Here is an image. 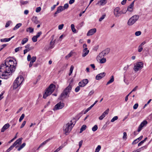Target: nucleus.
Segmentation results:
<instances>
[{"label": "nucleus", "instance_id": "2eb2a0df", "mask_svg": "<svg viewBox=\"0 0 152 152\" xmlns=\"http://www.w3.org/2000/svg\"><path fill=\"white\" fill-rule=\"evenodd\" d=\"M10 125L9 124L7 123L6 124H5V125H4V126L2 128L1 130V132H4L5 130L7 129L8 128L10 127Z\"/></svg>", "mask_w": 152, "mask_h": 152}, {"label": "nucleus", "instance_id": "39448f33", "mask_svg": "<svg viewBox=\"0 0 152 152\" xmlns=\"http://www.w3.org/2000/svg\"><path fill=\"white\" fill-rule=\"evenodd\" d=\"M72 89V86L69 84V86L66 88L61 94L60 97L61 98H66V96L69 97V93L70 92Z\"/></svg>", "mask_w": 152, "mask_h": 152}, {"label": "nucleus", "instance_id": "f3484780", "mask_svg": "<svg viewBox=\"0 0 152 152\" xmlns=\"http://www.w3.org/2000/svg\"><path fill=\"white\" fill-rule=\"evenodd\" d=\"M22 137H20L18 139H17L14 143V144L16 146V145L17 144H20L21 143L22 140Z\"/></svg>", "mask_w": 152, "mask_h": 152}, {"label": "nucleus", "instance_id": "2f4dec72", "mask_svg": "<svg viewBox=\"0 0 152 152\" xmlns=\"http://www.w3.org/2000/svg\"><path fill=\"white\" fill-rule=\"evenodd\" d=\"M72 54L73 52H72V51H71L66 56H65V58L67 59L69 58H70L72 56Z\"/></svg>", "mask_w": 152, "mask_h": 152}, {"label": "nucleus", "instance_id": "4c0bfd02", "mask_svg": "<svg viewBox=\"0 0 152 152\" xmlns=\"http://www.w3.org/2000/svg\"><path fill=\"white\" fill-rule=\"evenodd\" d=\"M118 119V117L117 116H115L111 119V121L112 122H114L115 120H116Z\"/></svg>", "mask_w": 152, "mask_h": 152}, {"label": "nucleus", "instance_id": "bf43d9fd", "mask_svg": "<svg viewBox=\"0 0 152 152\" xmlns=\"http://www.w3.org/2000/svg\"><path fill=\"white\" fill-rule=\"evenodd\" d=\"M31 56L30 54L28 55L27 57V61H30L31 60Z\"/></svg>", "mask_w": 152, "mask_h": 152}, {"label": "nucleus", "instance_id": "412c9836", "mask_svg": "<svg viewBox=\"0 0 152 152\" xmlns=\"http://www.w3.org/2000/svg\"><path fill=\"white\" fill-rule=\"evenodd\" d=\"M22 25V23H19L16 25L13 28V30H15L19 28Z\"/></svg>", "mask_w": 152, "mask_h": 152}, {"label": "nucleus", "instance_id": "0e129e2a", "mask_svg": "<svg viewBox=\"0 0 152 152\" xmlns=\"http://www.w3.org/2000/svg\"><path fill=\"white\" fill-rule=\"evenodd\" d=\"M142 127L140 125L137 129V132H139L142 130Z\"/></svg>", "mask_w": 152, "mask_h": 152}, {"label": "nucleus", "instance_id": "4be33fe9", "mask_svg": "<svg viewBox=\"0 0 152 152\" xmlns=\"http://www.w3.org/2000/svg\"><path fill=\"white\" fill-rule=\"evenodd\" d=\"M86 126L85 125H83L80 129V133H82L83 131L85 130L86 129Z\"/></svg>", "mask_w": 152, "mask_h": 152}, {"label": "nucleus", "instance_id": "6e6d98bb", "mask_svg": "<svg viewBox=\"0 0 152 152\" xmlns=\"http://www.w3.org/2000/svg\"><path fill=\"white\" fill-rule=\"evenodd\" d=\"M138 106V103H136L133 106V108L134 109H137Z\"/></svg>", "mask_w": 152, "mask_h": 152}, {"label": "nucleus", "instance_id": "a878e982", "mask_svg": "<svg viewBox=\"0 0 152 152\" xmlns=\"http://www.w3.org/2000/svg\"><path fill=\"white\" fill-rule=\"evenodd\" d=\"M34 30V28L30 27L27 29L26 31L27 32H29L30 33H31L33 32Z\"/></svg>", "mask_w": 152, "mask_h": 152}, {"label": "nucleus", "instance_id": "864d4df0", "mask_svg": "<svg viewBox=\"0 0 152 152\" xmlns=\"http://www.w3.org/2000/svg\"><path fill=\"white\" fill-rule=\"evenodd\" d=\"M64 26V25L63 24H61L59 25L58 26V29L59 30L62 29L63 28Z\"/></svg>", "mask_w": 152, "mask_h": 152}, {"label": "nucleus", "instance_id": "f8f14e48", "mask_svg": "<svg viewBox=\"0 0 152 152\" xmlns=\"http://www.w3.org/2000/svg\"><path fill=\"white\" fill-rule=\"evenodd\" d=\"M96 31V28H94L91 29L89 30L87 33V36L92 35L95 33Z\"/></svg>", "mask_w": 152, "mask_h": 152}, {"label": "nucleus", "instance_id": "c03bdc74", "mask_svg": "<svg viewBox=\"0 0 152 152\" xmlns=\"http://www.w3.org/2000/svg\"><path fill=\"white\" fill-rule=\"evenodd\" d=\"M11 23V21H8L6 24L5 27L6 28L8 27L10 25V24Z\"/></svg>", "mask_w": 152, "mask_h": 152}, {"label": "nucleus", "instance_id": "4d7b16f0", "mask_svg": "<svg viewBox=\"0 0 152 152\" xmlns=\"http://www.w3.org/2000/svg\"><path fill=\"white\" fill-rule=\"evenodd\" d=\"M99 3L101 5H104V0H101Z\"/></svg>", "mask_w": 152, "mask_h": 152}, {"label": "nucleus", "instance_id": "774afa93", "mask_svg": "<svg viewBox=\"0 0 152 152\" xmlns=\"http://www.w3.org/2000/svg\"><path fill=\"white\" fill-rule=\"evenodd\" d=\"M30 51L29 49H25L23 51V53L24 54H25L28 51Z\"/></svg>", "mask_w": 152, "mask_h": 152}, {"label": "nucleus", "instance_id": "79ce46f5", "mask_svg": "<svg viewBox=\"0 0 152 152\" xmlns=\"http://www.w3.org/2000/svg\"><path fill=\"white\" fill-rule=\"evenodd\" d=\"M78 84L79 86L81 87H83L85 86L82 81L79 82Z\"/></svg>", "mask_w": 152, "mask_h": 152}, {"label": "nucleus", "instance_id": "6ab92c4d", "mask_svg": "<svg viewBox=\"0 0 152 152\" xmlns=\"http://www.w3.org/2000/svg\"><path fill=\"white\" fill-rule=\"evenodd\" d=\"M52 139V138H49L47 140H46L45 141H44V142H42V143H41L40 144V145L39 146V148H40L43 145H45L46 143L48 142L50 140H51Z\"/></svg>", "mask_w": 152, "mask_h": 152}, {"label": "nucleus", "instance_id": "a19ab883", "mask_svg": "<svg viewBox=\"0 0 152 152\" xmlns=\"http://www.w3.org/2000/svg\"><path fill=\"white\" fill-rule=\"evenodd\" d=\"M104 117V112L103 113L102 115L99 117V119L100 120H102Z\"/></svg>", "mask_w": 152, "mask_h": 152}, {"label": "nucleus", "instance_id": "09e8293b", "mask_svg": "<svg viewBox=\"0 0 152 152\" xmlns=\"http://www.w3.org/2000/svg\"><path fill=\"white\" fill-rule=\"evenodd\" d=\"M123 138L124 139L126 140L127 139V134L126 132H124L123 133Z\"/></svg>", "mask_w": 152, "mask_h": 152}, {"label": "nucleus", "instance_id": "e433bc0d", "mask_svg": "<svg viewBox=\"0 0 152 152\" xmlns=\"http://www.w3.org/2000/svg\"><path fill=\"white\" fill-rule=\"evenodd\" d=\"M62 7L64 10L65 9H67L69 7V4L68 3H66L64 4V6L63 7L62 6Z\"/></svg>", "mask_w": 152, "mask_h": 152}, {"label": "nucleus", "instance_id": "5fc2aeb1", "mask_svg": "<svg viewBox=\"0 0 152 152\" xmlns=\"http://www.w3.org/2000/svg\"><path fill=\"white\" fill-rule=\"evenodd\" d=\"M80 87L79 86H77L75 89V91L77 92H78L80 90Z\"/></svg>", "mask_w": 152, "mask_h": 152}, {"label": "nucleus", "instance_id": "f257e3e1", "mask_svg": "<svg viewBox=\"0 0 152 152\" xmlns=\"http://www.w3.org/2000/svg\"><path fill=\"white\" fill-rule=\"evenodd\" d=\"M17 63L16 60L7 59L5 64H1L0 67V78L7 79L15 70Z\"/></svg>", "mask_w": 152, "mask_h": 152}, {"label": "nucleus", "instance_id": "c756f323", "mask_svg": "<svg viewBox=\"0 0 152 152\" xmlns=\"http://www.w3.org/2000/svg\"><path fill=\"white\" fill-rule=\"evenodd\" d=\"M28 39L27 38H24L22 41L21 44L22 45H24L28 41Z\"/></svg>", "mask_w": 152, "mask_h": 152}, {"label": "nucleus", "instance_id": "4468645a", "mask_svg": "<svg viewBox=\"0 0 152 152\" xmlns=\"http://www.w3.org/2000/svg\"><path fill=\"white\" fill-rule=\"evenodd\" d=\"M134 1H133L131 4L128 7L127 10L130 12H132L133 11L132 7L134 6Z\"/></svg>", "mask_w": 152, "mask_h": 152}, {"label": "nucleus", "instance_id": "680f3d73", "mask_svg": "<svg viewBox=\"0 0 152 152\" xmlns=\"http://www.w3.org/2000/svg\"><path fill=\"white\" fill-rule=\"evenodd\" d=\"M83 141L82 140L80 141L79 143V149L81 147L83 143Z\"/></svg>", "mask_w": 152, "mask_h": 152}, {"label": "nucleus", "instance_id": "69168bd1", "mask_svg": "<svg viewBox=\"0 0 152 152\" xmlns=\"http://www.w3.org/2000/svg\"><path fill=\"white\" fill-rule=\"evenodd\" d=\"M41 78V76L40 75H39L38 76L37 79V81L36 82V83L39 80H40Z\"/></svg>", "mask_w": 152, "mask_h": 152}, {"label": "nucleus", "instance_id": "37998d69", "mask_svg": "<svg viewBox=\"0 0 152 152\" xmlns=\"http://www.w3.org/2000/svg\"><path fill=\"white\" fill-rule=\"evenodd\" d=\"M142 46L140 45L138 47V51L139 52H141L142 50Z\"/></svg>", "mask_w": 152, "mask_h": 152}, {"label": "nucleus", "instance_id": "e2e57ef3", "mask_svg": "<svg viewBox=\"0 0 152 152\" xmlns=\"http://www.w3.org/2000/svg\"><path fill=\"white\" fill-rule=\"evenodd\" d=\"M104 18V15H103L101 17V18H100L99 19V21H101L103 20Z\"/></svg>", "mask_w": 152, "mask_h": 152}, {"label": "nucleus", "instance_id": "5701e85b", "mask_svg": "<svg viewBox=\"0 0 152 152\" xmlns=\"http://www.w3.org/2000/svg\"><path fill=\"white\" fill-rule=\"evenodd\" d=\"M55 42V40H54L53 41H51L50 42V49H52L54 47V44Z\"/></svg>", "mask_w": 152, "mask_h": 152}, {"label": "nucleus", "instance_id": "7c9ffc66", "mask_svg": "<svg viewBox=\"0 0 152 152\" xmlns=\"http://www.w3.org/2000/svg\"><path fill=\"white\" fill-rule=\"evenodd\" d=\"M114 80V78L113 76H112L111 78L107 82L106 85H108L109 84L112 83Z\"/></svg>", "mask_w": 152, "mask_h": 152}, {"label": "nucleus", "instance_id": "603ef678", "mask_svg": "<svg viewBox=\"0 0 152 152\" xmlns=\"http://www.w3.org/2000/svg\"><path fill=\"white\" fill-rule=\"evenodd\" d=\"M41 10V8L40 7H37L36 10V12H39Z\"/></svg>", "mask_w": 152, "mask_h": 152}, {"label": "nucleus", "instance_id": "338daca9", "mask_svg": "<svg viewBox=\"0 0 152 152\" xmlns=\"http://www.w3.org/2000/svg\"><path fill=\"white\" fill-rule=\"evenodd\" d=\"M138 88V86H136L134 89H133L132 90V92L135 91H136L137 90Z\"/></svg>", "mask_w": 152, "mask_h": 152}, {"label": "nucleus", "instance_id": "a211bd4d", "mask_svg": "<svg viewBox=\"0 0 152 152\" xmlns=\"http://www.w3.org/2000/svg\"><path fill=\"white\" fill-rule=\"evenodd\" d=\"M14 37V36H13L12 37L10 38H4V39H2L0 40V41L1 42H8L12 38H13Z\"/></svg>", "mask_w": 152, "mask_h": 152}, {"label": "nucleus", "instance_id": "8fccbe9b", "mask_svg": "<svg viewBox=\"0 0 152 152\" xmlns=\"http://www.w3.org/2000/svg\"><path fill=\"white\" fill-rule=\"evenodd\" d=\"M141 34V32L140 31H137L135 32V35L136 36H138L140 35Z\"/></svg>", "mask_w": 152, "mask_h": 152}, {"label": "nucleus", "instance_id": "de8ad7c7", "mask_svg": "<svg viewBox=\"0 0 152 152\" xmlns=\"http://www.w3.org/2000/svg\"><path fill=\"white\" fill-rule=\"evenodd\" d=\"M20 3L22 4L25 5L27 4L28 2L27 1H20Z\"/></svg>", "mask_w": 152, "mask_h": 152}, {"label": "nucleus", "instance_id": "f704fd0d", "mask_svg": "<svg viewBox=\"0 0 152 152\" xmlns=\"http://www.w3.org/2000/svg\"><path fill=\"white\" fill-rule=\"evenodd\" d=\"M101 148V146L100 145H98L95 149V152H99Z\"/></svg>", "mask_w": 152, "mask_h": 152}, {"label": "nucleus", "instance_id": "72a5a7b5", "mask_svg": "<svg viewBox=\"0 0 152 152\" xmlns=\"http://www.w3.org/2000/svg\"><path fill=\"white\" fill-rule=\"evenodd\" d=\"M110 48H108L105 49V55H107L110 51Z\"/></svg>", "mask_w": 152, "mask_h": 152}, {"label": "nucleus", "instance_id": "49530a36", "mask_svg": "<svg viewBox=\"0 0 152 152\" xmlns=\"http://www.w3.org/2000/svg\"><path fill=\"white\" fill-rule=\"evenodd\" d=\"M139 140H138L137 139H135L134 140L133 142H132V145L135 144L137 143L138 142H139Z\"/></svg>", "mask_w": 152, "mask_h": 152}, {"label": "nucleus", "instance_id": "c9c22d12", "mask_svg": "<svg viewBox=\"0 0 152 152\" xmlns=\"http://www.w3.org/2000/svg\"><path fill=\"white\" fill-rule=\"evenodd\" d=\"M98 129V126L96 125H95L92 128V130L95 132Z\"/></svg>", "mask_w": 152, "mask_h": 152}, {"label": "nucleus", "instance_id": "423d86ee", "mask_svg": "<svg viewBox=\"0 0 152 152\" xmlns=\"http://www.w3.org/2000/svg\"><path fill=\"white\" fill-rule=\"evenodd\" d=\"M139 16L138 15H135L131 17L129 20L127 24L129 26L133 25L138 19Z\"/></svg>", "mask_w": 152, "mask_h": 152}, {"label": "nucleus", "instance_id": "ddd939ff", "mask_svg": "<svg viewBox=\"0 0 152 152\" xmlns=\"http://www.w3.org/2000/svg\"><path fill=\"white\" fill-rule=\"evenodd\" d=\"M104 76V72L100 73L98 74L96 77V80H100Z\"/></svg>", "mask_w": 152, "mask_h": 152}, {"label": "nucleus", "instance_id": "13d9d810", "mask_svg": "<svg viewBox=\"0 0 152 152\" xmlns=\"http://www.w3.org/2000/svg\"><path fill=\"white\" fill-rule=\"evenodd\" d=\"M26 124V121H23L22 124H21V125L20 126V128H23L25 125Z\"/></svg>", "mask_w": 152, "mask_h": 152}, {"label": "nucleus", "instance_id": "b1692460", "mask_svg": "<svg viewBox=\"0 0 152 152\" xmlns=\"http://www.w3.org/2000/svg\"><path fill=\"white\" fill-rule=\"evenodd\" d=\"M71 29L72 31L75 33L76 32V30L75 28V25L73 24H72L71 25Z\"/></svg>", "mask_w": 152, "mask_h": 152}, {"label": "nucleus", "instance_id": "7ed1b4c3", "mask_svg": "<svg viewBox=\"0 0 152 152\" xmlns=\"http://www.w3.org/2000/svg\"><path fill=\"white\" fill-rule=\"evenodd\" d=\"M56 88L55 86L53 84H51L44 94L43 98L45 99L49 95H50L54 91Z\"/></svg>", "mask_w": 152, "mask_h": 152}, {"label": "nucleus", "instance_id": "9d476101", "mask_svg": "<svg viewBox=\"0 0 152 152\" xmlns=\"http://www.w3.org/2000/svg\"><path fill=\"white\" fill-rule=\"evenodd\" d=\"M64 106V104L63 103L59 102L56 104L54 106L53 110L54 111L61 109Z\"/></svg>", "mask_w": 152, "mask_h": 152}, {"label": "nucleus", "instance_id": "dca6fc26", "mask_svg": "<svg viewBox=\"0 0 152 152\" xmlns=\"http://www.w3.org/2000/svg\"><path fill=\"white\" fill-rule=\"evenodd\" d=\"M31 20L32 22L35 24H37L39 23V22L38 20L37 17L36 16H33Z\"/></svg>", "mask_w": 152, "mask_h": 152}, {"label": "nucleus", "instance_id": "3c124183", "mask_svg": "<svg viewBox=\"0 0 152 152\" xmlns=\"http://www.w3.org/2000/svg\"><path fill=\"white\" fill-rule=\"evenodd\" d=\"M42 34V32L41 31H39L38 32L37 34V35L35 36L37 38L39 37L40 35Z\"/></svg>", "mask_w": 152, "mask_h": 152}, {"label": "nucleus", "instance_id": "cd10ccee", "mask_svg": "<svg viewBox=\"0 0 152 152\" xmlns=\"http://www.w3.org/2000/svg\"><path fill=\"white\" fill-rule=\"evenodd\" d=\"M124 82H125L127 85L129 84V82L128 80L126 79L125 75H124Z\"/></svg>", "mask_w": 152, "mask_h": 152}, {"label": "nucleus", "instance_id": "0eeeda50", "mask_svg": "<svg viewBox=\"0 0 152 152\" xmlns=\"http://www.w3.org/2000/svg\"><path fill=\"white\" fill-rule=\"evenodd\" d=\"M120 8L119 7H117L114 9V13L116 17H118L122 14L126 13V12H124L123 10L120 11Z\"/></svg>", "mask_w": 152, "mask_h": 152}, {"label": "nucleus", "instance_id": "6e6552de", "mask_svg": "<svg viewBox=\"0 0 152 152\" xmlns=\"http://www.w3.org/2000/svg\"><path fill=\"white\" fill-rule=\"evenodd\" d=\"M143 64L142 62H138L134 66V70L135 72H137L140 69H141L143 67Z\"/></svg>", "mask_w": 152, "mask_h": 152}, {"label": "nucleus", "instance_id": "aec40b11", "mask_svg": "<svg viewBox=\"0 0 152 152\" xmlns=\"http://www.w3.org/2000/svg\"><path fill=\"white\" fill-rule=\"evenodd\" d=\"M147 148V146H144L139 149L135 150L134 152H140L142 150H143L144 149H146Z\"/></svg>", "mask_w": 152, "mask_h": 152}, {"label": "nucleus", "instance_id": "c85d7f7f", "mask_svg": "<svg viewBox=\"0 0 152 152\" xmlns=\"http://www.w3.org/2000/svg\"><path fill=\"white\" fill-rule=\"evenodd\" d=\"M89 51V50H88L85 51V52H83L82 55V57H85L88 54V53Z\"/></svg>", "mask_w": 152, "mask_h": 152}, {"label": "nucleus", "instance_id": "9b49d317", "mask_svg": "<svg viewBox=\"0 0 152 152\" xmlns=\"http://www.w3.org/2000/svg\"><path fill=\"white\" fill-rule=\"evenodd\" d=\"M63 8V7H62V6H59L58 7L56 11V12L54 15V17H55L56 16V15L57 14L63 11L64 10Z\"/></svg>", "mask_w": 152, "mask_h": 152}, {"label": "nucleus", "instance_id": "473e14b6", "mask_svg": "<svg viewBox=\"0 0 152 152\" xmlns=\"http://www.w3.org/2000/svg\"><path fill=\"white\" fill-rule=\"evenodd\" d=\"M83 82V84H84L85 86L87 84L88 82V80L87 79H84L82 80Z\"/></svg>", "mask_w": 152, "mask_h": 152}, {"label": "nucleus", "instance_id": "58836bf2", "mask_svg": "<svg viewBox=\"0 0 152 152\" xmlns=\"http://www.w3.org/2000/svg\"><path fill=\"white\" fill-rule=\"evenodd\" d=\"M37 37L35 36H34L32 38V40L33 42H35L37 41Z\"/></svg>", "mask_w": 152, "mask_h": 152}, {"label": "nucleus", "instance_id": "bb28decb", "mask_svg": "<svg viewBox=\"0 0 152 152\" xmlns=\"http://www.w3.org/2000/svg\"><path fill=\"white\" fill-rule=\"evenodd\" d=\"M147 123L146 121H144L141 123L140 125L143 128L145 125H146L147 124Z\"/></svg>", "mask_w": 152, "mask_h": 152}, {"label": "nucleus", "instance_id": "393cba45", "mask_svg": "<svg viewBox=\"0 0 152 152\" xmlns=\"http://www.w3.org/2000/svg\"><path fill=\"white\" fill-rule=\"evenodd\" d=\"M26 144L24 142L21 145L20 147L18 148V151H20L23 148H24L26 145Z\"/></svg>", "mask_w": 152, "mask_h": 152}, {"label": "nucleus", "instance_id": "052dcab7", "mask_svg": "<svg viewBox=\"0 0 152 152\" xmlns=\"http://www.w3.org/2000/svg\"><path fill=\"white\" fill-rule=\"evenodd\" d=\"M94 93V91L93 90H92L89 93L88 95L89 96H91Z\"/></svg>", "mask_w": 152, "mask_h": 152}, {"label": "nucleus", "instance_id": "20e7f679", "mask_svg": "<svg viewBox=\"0 0 152 152\" xmlns=\"http://www.w3.org/2000/svg\"><path fill=\"white\" fill-rule=\"evenodd\" d=\"M23 80V77L20 76L18 77L14 81L13 84V87L14 89L20 88V86Z\"/></svg>", "mask_w": 152, "mask_h": 152}, {"label": "nucleus", "instance_id": "a18cd8bd", "mask_svg": "<svg viewBox=\"0 0 152 152\" xmlns=\"http://www.w3.org/2000/svg\"><path fill=\"white\" fill-rule=\"evenodd\" d=\"M36 60V56H33L31 58V61L34 62H35Z\"/></svg>", "mask_w": 152, "mask_h": 152}, {"label": "nucleus", "instance_id": "1a4fd4ad", "mask_svg": "<svg viewBox=\"0 0 152 152\" xmlns=\"http://www.w3.org/2000/svg\"><path fill=\"white\" fill-rule=\"evenodd\" d=\"M104 53L103 51L99 54V55L97 57V58L100 60V62L101 63H104Z\"/></svg>", "mask_w": 152, "mask_h": 152}, {"label": "nucleus", "instance_id": "ea45409f", "mask_svg": "<svg viewBox=\"0 0 152 152\" xmlns=\"http://www.w3.org/2000/svg\"><path fill=\"white\" fill-rule=\"evenodd\" d=\"M25 116V115L24 114H23L20 117L19 119V122H20L24 118Z\"/></svg>", "mask_w": 152, "mask_h": 152}, {"label": "nucleus", "instance_id": "f03ea898", "mask_svg": "<svg viewBox=\"0 0 152 152\" xmlns=\"http://www.w3.org/2000/svg\"><path fill=\"white\" fill-rule=\"evenodd\" d=\"M75 119H73L71 120L70 123H68L65 125L63 127V130L65 134L67 135V133L69 132L71 130L72 127L76 123Z\"/></svg>", "mask_w": 152, "mask_h": 152}]
</instances>
